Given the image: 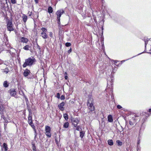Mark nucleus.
<instances>
[{
	"label": "nucleus",
	"instance_id": "obj_56",
	"mask_svg": "<svg viewBox=\"0 0 151 151\" xmlns=\"http://www.w3.org/2000/svg\"><path fill=\"white\" fill-rule=\"evenodd\" d=\"M9 45L8 44H7V45H6V46L8 47H9Z\"/></svg>",
	"mask_w": 151,
	"mask_h": 151
},
{
	"label": "nucleus",
	"instance_id": "obj_8",
	"mask_svg": "<svg viewBox=\"0 0 151 151\" xmlns=\"http://www.w3.org/2000/svg\"><path fill=\"white\" fill-rule=\"evenodd\" d=\"M30 73L29 70L28 69H26L23 73V75L24 77H27Z\"/></svg>",
	"mask_w": 151,
	"mask_h": 151
},
{
	"label": "nucleus",
	"instance_id": "obj_43",
	"mask_svg": "<svg viewBox=\"0 0 151 151\" xmlns=\"http://www.w3.org/2000/svg\"><path fill=\"white\" fill-rule=\"evenodd\" d=\"M28 122L29 124H32L33 123V122L32 120H31V121H28Z\"/></svg>",
	"mask_w": 151,
	"mask_h": 151
},
{
	"label": "nucleus",
	"instance_id": "obj_45",
	"mask_svg": "<svg viewBox=\"0 0 151 151\" xmlns=\"http://www.w3.org/2000/svg\"><path fill=\"white\" fill-rule=\"evenodd\" d=\"M71 51H72V50H71V48H70L68 51V53L69 54L71 52Z\"/></svg>",
	"mask_w": 151,
	"mask_h": 151
},
{
	"label": "nucleus",
	"instance_id": "obj_16",
	"mask_svg": "<svg viewBox=\"0 0 151 151\" xmlns=\"http://www.w3.org/2000/svg\"><path fill=\"white\" fill-rule=\"evenodd\" d=\"M31 48V47L29 45H27L23 47V49L25 50H28Z\"/></svg>",
	"mask_w": 151,
	"mask_h": 151
},
{
	"label": "nucleus",
	"instance_id": "obj_6",
	"mask_svg": "<svg viewBox=\"0 0 151 151\" xmlns=\"http://www.w3.org/2000/svg\"><path fill=\"white\" fill-rule=\"evenodd\" d=\"M125 61V60H123L121 61L120 62L119 61L116 60H112L111 62L112 63H114L116 65L119 66L120 65H121L122 63L124 62Z\"/></svg>",
	"mask_w": 151,
	"mask_h": 151
},
{
	"label": "nucleus",
	"instance_id": "obj_14",
	"mask_svg": "<svg viewBox=\"0 0 151 151\" xmlns=\"http://www.w3.org/2000/svg\"><path fill=\"white\" fill-rule=\"evenodd\" d=\"M3 85L4 87L7 88L9 86V83L7 81H5L4 82Z\"/></svg>",
	"mask_w": 151,
	"mask_h": 151
},
{
	"label": "nucleus",
	"instance_id": "obj_3",
	"mask_svg": "<svg viewBox=\"0 0 151 151\" xmlns=\"http://www.w3.org/2000/svg\"><path fill=\"white\" fill-rule=\"evenodd\" d=\"M45 134L48 137H51V128L50 127L47 126L45 127Z\"/></svg>",
	"mask_w": 151,
	"mask_h": 151
},
{
	"label": "nucleus",
	"instance_id": "obj_20",
	"mask_svg": "<svg viewBox=\"0 0 151 151\" xmlns=\"http://www.w3.org/2000/svg\"><path fill=\"white\" fill-rule=\"evenodd\" d=\"M48 12L50 14L51 13L53 12V9L52 8L51 6H49L48 9Z\"/></svg>",
	"mask_w": 151,
	"mask_h": 151
},
{
	"label": "nucleus",
	"instance_id": "obj_18",
	"mask_svg": "<svg viewBox=\"0 0 151 151\" xmlns=\"http://www.w3.org/2000/svg\"><path fill=\"white\" fill-rule=\"evenodd\" d=\"M3 147L4 149V150L5 151H7V150L8 147L6 143H4L3 144Z\"/></svg>",
	"mask_w": 151,
	"mask_h": 151
},
{
	"label": "nucleus",
	"instance_id": "obj_52",
	"mask_svg": "<svg viewBox=\"0 0 151 151\" xmlns=\"http://www.w3.org/2000/svg\"><path fill=\"white\" fill-rule=\"evenodd\" d=\"M104 47V42H103V43H102V48H103ZM102 49H103L104 48H102Z\"/></svg>",
	"mask_w": 151,
	"mask_h": 151
},
{
	"label": "nucleus",
	"instance_id": "obj_24",
	"mask_svg": "<svg viewBox=\"0 0 151 151\" xmlns=\"http://www.w3.org/2000/svg\"><path fill=\"white\" fill-rule=\"evenodd\" d=\"M63 117L66 120L68 119V115L67 114H63Z\"/></svg>",
	"mask_w": 151,
	"mask_h": 151
},
{
	"label": "nucleus",
	"instance_id": "obj_31",
	"mask_svg": "<svg viewBox=\"0 0 151 151\" xmlns=\"http://www.w3.org/2000/svg\"><path fill=\"white\" fill-rule=\"evenodd\" d=\"M9 69L8 68H6L4 70V72L6 73H7L9 71Z\"/></svg>",
	"mask_w": 151,
	"mask_h": 151
},
{
	"label": "nucleus",
	"instance_id": "obj_17",
	"mask_svg": "<svg viewBox=\"0 0 151 151\" xmlns=\"http://www.w3.org/2000/svg\"><path fill=\"white\" fill-rule=\"evenodd\" d=\"M22 18L24 22L25 23L27 20V16L25 14H23L22 16Z\"/></svg>",
	"mask_w": 151,
	"mask_h": 151
},
{
	"label": "nucleus",
	"instance_id": "obj_5",
	"mask_svg": "<svg viewBox=\"0 0 151 151\" xmlns=\"http://www.w3.org/2000/svg\"><path fill=\"white\" fill-rule=\"evenodd\" d=\"M64 13V11L63 9H60L58 10L56 13V14L57 16V18H60V17L62 14Z\"/></svg>",
	"mask_w": 151,
	"mask_h": 151
},
{
	"label": "nucleus",
	"instance_id": "obj_35",
	"mask_svg": "<svg viewBox=\"0 0 151 151\" xmlns=\"http://www.w3.org/2000/svg\"><path fill=\"white\" fill-rule=\"evenodd\" d=\"M36 45H37V49H38L39 50H41V47H40L38 45L37 43V42H36Z\"/></svg>",
	"mask_w": 151,
	"mask_h": 151
},
{
	"label": "nucleus",
	"instance_id": "obj_59",
	"mask_svg": "<svg viewBox=\"0 0 151 151\" xmlns=\"http://www.w3.org/2000/svg\"><path fill=\"white\" fill-rule=\"evenodd\" d=\"M142 127H141V128H140V130H139V132H140V131H141V129H142Z\"/></svg>",
	"mask_w": 151,
	"mask_h": 151
},
{
	"label": "nucleus",
	"instance_id": "obj_4",
	"mask_svg": "<svg viewBox=\"0 0 151 151\" xmlns=\"http://www.w3.org/2000/svg\"><path fill=\"white\" fill-rule=\"evenodd\" d=\"M71 121L73 125L75 127L77 126L79 122V120L76 118H72L71 119Z\"/></svg>",
	"mask_w": 151,
	"mask_h": 151
},
{
	"label": "nucleus",
	"instance_id": "obj_49",
	"mask_svg": "<svg viewBox=\"0 0 151 151\" xmlns=\"http://www.w3.org/2000/svg\"><path fill=\"white\" fill-rule=\"evenodd\" d=\"M2 110V107H1V105H0V111H1Z\"/></svg>",
	"mask_w": 151,
	"mask_h": 151
},
{
	"label": "nucleus",
	"instance_id": "obj_30",
	"mask_svg": "<svg viewBox=\"0 0 151 151\" xmlns=\"http://www.w3.org/2000/svg\"><path fill=\"white\" fill-rule=\"evenodd\" d=\"M28 120L29 121H31V120H32V116L30 114H29V117L28 118Z\"/></svg>",
	"mask_w": 151,
	"mask_h": 151
},
{
	"label": "nucleus",
	"instance_id": "obj_11",
	"mask_svg": "<svg viewBox=\"0 0 151 151\" xmlns=\"http://www.w3.org/2000/svg\"><path fill=\"white\" fill-rule=\"evenodd\" d=\"M87 105L88 106L89 109L91 111H93L94 110L95 108L93 106V104H87Z\"/></svg>",
	"mask_w": 151,
	"mask_h": 151
},
{
	"label": "nucleus",
	"instance_id": "obj_2",
	"mask_svg": "<svg viewBox=\"0 0 151 151\" xmlns=\"http://www.w3.org/2000/svg\"><path fill=\"white\" fill-rule=\"evenodd\" d=\"M42 31L41 33V36L44 39H47V35L46 33L47 32V29L45 27H42L41 29Z\"/></svg>",
	"mask_w": 151,
	"mask_h": 151
},
{
	"label": "nucleus",
	"instance_id": "obj_23",
	"mask_svg": "<svg viewBox=\"0 0 151 151\" xmlns=\"http://www.w3.org/2000/svg\"><path fill=\"white\" fill-rule=\"evenodd\" d=\"M84 132L82 131L80 132V137L82 138L84 136Z\"/></svg>",
	"mask_w": 151,
	"mask_h": 151
},
{
	"label": "nucleus",
	"instance_id": "obj_28",
	"mask_svg": "<svg viewBox=\"0 0 151 151\" xmlns=\"http://www.w3.org/2000/svg\"><path fill=\"white\" fill-rule=\"evenodd\" d=\"M7 29L8 31H9V20L7 21Z\"/></svg>",
	"mask_w": 151,
	"mask_h": 151
},
{
	"label": "nucleus",
	"instance_id": "obj_1",
	"mask_svg": "<svg viewBox=\"0 0 151 151\" xmlns=\"http://www.w3.org/2000/svg\"><path fill=\"white\" fill-rule=\"evenodd\" d=\"M36 62L35 59L34 57H29L25 60V62L23 65L24 68L26 67L27 65H31Z\"/></svg>",
	"mask_w": 151,
	"mask_h": 151
},
{
	"label": "nucleus",
	"instance_id": "obj_9",
	"mask_svg": "<svg viewBox=\"0 0 151 151\" xmlns=\"http://www.w3.org/2000/svg\"><path fill=\"white\" fill-rule=\"evenodd\" d=\"M65 103L62 102L59 105L58 107L61 111H63L64 110L63 106L65 105Z\"/></svg>",
	"mask_w": 151,
	"mask_h": 151
},
{
	"label": "nucleus",
	"instance_id": "obj_61",
	"mask_svg": "<svg viewBox=\"0 0 151 151\" xmlns=\"http://www.w3.org/2000/svg\"><path fill=\"white\" fill-rule=\"evenodd\" d=\"M31 14H30L29 15V16H31Z\"/></svg>",
	"mask_w": 151,
	"mask_h": 151
},
{
	"label": "nucleus",
	"instance_id": "obj_22",
	"mask_svg": "<svg viewBox=\"0 0 151 151\" xmlns=\"http://www.w3.org/2000/svg\"><path fill=\"white\" fill-rule=\"evenodd\" d=\"M69 125V124L68 122H65L63 125V127L65 128H67L68 127Z\"/></svg>",
	"mask_w": 151,
	"mask_h": 151
},
{
	"label": "nucleus",
	"instance_id": "obj_39",
	"mask_svg": "<svg viewBox=\"0 0 151 151\" xmlns=\"http://www.w3.org/2000/svg\"><path fill=\"white\" fill-rule=\"evenodd\" d=\"M56 97L58 98V99H60V94L59 93H58L57 94V96H56Z\"/></svg>",
	"mask_w": 151,
	"mask_h": 151
},
{
	"label": "nucleus",
	"instance_id": "obj_51",
	"mask_svg": "<svg viewBox=\"0 0 151 151\" xmlns=\"http://www.w3.org/2000/svg\"><path fill=\"white\" fill-rule=\"evenodd\" d=\"M140 141L139 140L137 142V144L139 145L140 144Z\"/></svg>",
	"mask_w": 151,
	"mask_h": 151
},
{
	"label": "nucleus",
	"instance_id": "obj_26",
	"mask_svg": "<svg viewBox=\"0 0 151 151\" xmlns=\"http://www.w3.org/2000/svg\"><path fill=\"white\" fill-rule=\"evenodd\" d=\"M135 123V121H133L132 120H130L129 122V124L131 125H133Z\"/></svg>",
	"mask_w": 151,
	"mask_h": 151
},
{
	"label": "nucleus",
	"instance_id": "obj_36",
	"mask_svg": "<svg viewBox=\"0 0 151 151\" xmlns=\"http://www.w3.org/2000/svg\"><path fill=\"white\" fill-rule=\"evenodd\" d=\"M4 40H5V39L7 41H8V39L7 38V36L6 35H4Z\"/></svg>",
	"mask_w": 151,
	"mask_h": 151
},
{
	"label": "nucleus",
	"instance_id": "obj_32",
	"mask_svg": "<svg viewBox=\"0 0 151 151\" xmlns=\"http://www.w3.org/2000/svg\"><path fill=\"white\" fill-rule=\"evenodd\" d=\"M65 45L66 47H68L71 46V44L69 42H66L65 44Z\"/></svg>",
	"mask_w": 151,
	"mask_h": 151
},
{
	"label": "nucleus",
	"instance_id": "obj_40",
	"mask_svg": "<svg viewBox=\"0 0 151 151\" xmlns=\"http://www.w3.org/2000/svg\"><path fill=\"white\" fill-rule=\"evenodd\" d=\"M148 41V40H145V39L144 40V41H145V47H146V45Z\"/></svg>",
	"mask_w": 151,
	"mask_h": 151
},
{
	"label": "nucleus",
	"instance_id": "obj_27",
	"mask_svg": "<svg viewBox=\"0 0 151 151\" xmlns=\"http://www.w3.org/2000/svg\"><path fill=\"white\" fill-rule=\"evenodd\" d=\"M76 127V129L77 131H81V130H82L80 128V127L79 126L77 125Z\"/></svg>",
	"mask_w": 151,
	"mask_h": 151
},
{
	"label": "nucleus",
	"instance_id": "obj_47",
	"mask_svg": "<svg viewBox=\"0 0 151 151\" xmlns=\"http://www.w3.org/2000/svg\"><path fill=\"white\" fill-rule=\"evenodd\" d=\"M35 3L37 4L38 2V0H35Z\"/></svg>",
	"mask_w": 151,
	"mask_h": 151
},
{
	"label": "nucleus",
	"instance_id": "obj_55",
	"mask_svg": "<svg viewBox=\"0 0 151 151\" xmlns=\"http://www.w3.org/2000/svg\"><path fill=\"white\" fill-rule=\"evenodd\" d=\"M149 111L150 112L151 111V109H149Z\"/></svg>",
	"mask_w": 151,
	"mask_h": 151
},
{
	"label": "nucleus",
	"instance_id": "obj_37",
	"mask_svg": "<svg viewBox=\"0 0 151 151\" xmlns=\"http://www.w3.org/2000/svg\"><path fill=\"white\" fill-rule=\"evenodd\" d=\"M11 2L13 4H15L16 3V0H11Z\"/></svg>",
	"mask_w": 151,
	"mask_h": 151
},
{
	"label": "nucleus",
	"instance_id": "obj_33",
	"mask_svg": "<svg viewBox=\"0 0 151 151\" xmlns=\"http://www.w3.org/2000/svg\"><path fill=\"white\" fill-rule=\"evenodd\" d=\"M34 135H35V139L37 135V131L36 129L34 130Z\"/></svg>",
	"mask_w": 151,
	"mask_h": 151
},
{
	"label": "nucleus",
	"instance_id": "obj_34",
	"mask_svg": "<svg viewBox=\"0 0 151 151\" xmlns=\"http://www.w3.org/2000/svg\"><path fill=\"white\" fill-rule=\"evenodd\" d=\"M12 22H10V32L14 30V29L12 26Z\"/></svg>",
	"mask_w": 151,
	"mask_h": 151
},
{
	"label": "nucleus",
	"instance_id": "obj_7",
	"mask_svg": "<svg viewBox=\"0 0 151 151\" xmlns=\"http://www.w3.org/2000/svg\"><path fill=\"white\" fill-rule=\"evenodd\" d=\"M20 40L21 42L23 43H27L28 41V40L27 38L24 37H20Z\"/></svg>",
	"mask_w": 151,
	"mask_h": 151
},
{
	"label": "nucleus",
	"instance_id": "obj_10",
	"mask_svg": "<svg viewBox=\"0 0 151 151\" xmlns=\"http://www.w3.org/2000/svg\"><path fill=\"white\" fill-rule=\"evenodd\" d=\"M88 102L87 104H93V99L92 98V96L91 95H89L88 96Z\"/></svg>",
	"mask_w": 151,
	"mask_h": 151
},
{
	"label": "nucleus",
	"instance_id": "obj_44",
	"mask_svg": "<svg viewBox=\"0 0 151 151\" xmlns=\"http://www.w3.org/2000/svg\"><path fill=\"white\" fill-rule=\"evenodd\" d=\"M49 35L51 37H53L52 36V33L51 32H50L49 33Z\"/></svg>",
	"mask_w": 151,
	"mask_h": 151
},
{
	"label": "nucleus",
	"instance_id": "obj_46",
	"mask_svg": "<svg viewBox=\"0 0 151 151\" xmlns=\"http://www.w3.org/2000/svg\"><path fill=\"white\" fill-rule=\"evenodd\" d=\"M36 149V147H35L34 146V145H33V150L34 151H35Z\"/></svg>",
	"mask_w": 151,
	"mask_h": 151
},
{
	"label": "nucleus",
	"instance_id": "obj_15",
	"mask_svg": "<svg viewBox=\"0 0 151 151\" xmlns=\"http://www.w3.org/2000/svg\"><path fill=\"white\" fill-rule=\"evenodd\" d=\"M108 121L110 122H111L113 121V118L111 115H109L108 116Z\"/></svg>",
	"mask_w": 151,
	"mask_h": 151
},
{
	"label": "nucleus",
	"instance_id": "obj_13",
	"mask_svg": "<svg viewBox=\"0 0 151 151\" xmlns=\"http://www.w3.org/2000/svg\"><path fill=\"white\" fill-rule=\"evenodd\" d=\"M3 1L4 2V3L5 1V3L4 4V6L5 7L7 6V7H8V4H9V0H3Z\"/></svg>",
	"mask_w": 151,
	"mask_h": 151
},
{
	"label": "nucleus",
	"instance_id": "obj_60",
	"mask_svg": "<svg viewBox=\"0 0 151 151\" xmlns=\"http://www.w3.org/2000/svg\"><path fill=\"white\" fill-rule=\"evenodd\" d=\"M56 142L57 144H58V141H56Z\"/></svg>",
	"mask_w": 151,
	"mask_h": 151
},
{
	"label": "nucleus",
	"instance_id": "obj_50",
	"mask_svg": "<svg viewBox=\"0 0 151 151\" xmlns=\"http://www.w3.org/2000/svg\"><path fill=\"white\" fill-rule=\"evenodd\" d=\"M110 90L111 91V92L112 93L113 92V89L112 88H110Z\"/></svg>",
	"mask_w": 151,
	"mask_h": 151
},
{
	"label": "nucleus",
	"instance_id": "obj_38",
	"mask_svg": "<svg viewBox=\"0 0 151 151\" xmlns=\"http://www.w3.org/2000/svg\"><path fill=\"white\" fill-rule=\"evenodd\" d=\"M117 109H121L122 108V107L121 106H120V105H117Z\"/></svg>",
	"mask_w": 151,
	"mask_h": 151
},
{
	"label": "nucleus",
	"instance_id": "obj_57",
	"mask_svg": "<svg viewBox=\"0 0 151 151\" xmlns=\"http://www.w3.org/2000/svg\"><path fill=\"white\" fill-rule=\"evenodd\" d=\"M109 89H108V88H107L106 89V91H109Z\"/></svg>",
	"mask_w": 151,
	"mask_h": 151
},
{
	"label": "nucleus",
	"instance_id": "obj_54",
	"mask_svg": "<svg viewBox=\"0 0 151 151\" xmlns=\"http://www.w3.org/2000/svg\"><path fill=\"white\" fill-rule=\"evenodd\" d=\"M0 50H1V51L3 50V48H0Z\"/></svg>",
	"mask_w": 151,
	"mask_h": 151
},
{
	"label": "nucleus",
	"instance_id": "obj_42",
	"mask_svg": "<svg viewBox=\"0 0 151 151\" xmlns=\"http://www.w3.org/2000/svg\"><path fill=\"white\" fill-rule=\"evenodd\" d=\"M58 19V23L59 24H60V18H57Z\"/></svg>",
	"mask_w": 151,
	"mask_h": 151
},
{
	"label": "nucleus",
	"instance_id": "obj_19",
	"mask_svg": "<svg viewBox=\"0 0 151 151\" xmlns=\"http://www.w3.org/2000/svg\"><path fill=\"white\" fill-rule=\"evenodd\" d=\"M108 143L110 146L113 145L114 144L113 141L112 139H109L108 141Z\"/></svg>",
	"mask_w": 151,
	"mask_h": 151
},
{
	"label": "nucleus",
	"instance_id": "obj_25",
	"mask_svg": "<svg viewBox=\"0 0 151 151\" xmlns=\"http://www.w3.org/2000/svg\"><path fill=\"white\" fill-rule=\"evenodd\" d=\"M137 117V116H136L135 115L132 117V119L131 120H132L133 122L134 121V120L135 121V122L136 121L137 119H136V118Z\"/></svg>",
	"mask_w": 151,
	"mask_h": 151
},
{
	"label": "nucleus",
	"instance_id": "obj_29",
	"mask_svg": "<svg viewBox=\"0 0 151 151\" xmlns=\"http://www.w3.org/2000/svg\"><path fill=\"white\" fill-rule=\"evenodd\" d=\"M29 125H31V127L33 128V130H34L36 129H35V125H34V124H33V123H32V124H29Z\"/></svg>",
	"mask_w": 151,
	"mask_h": 151
},
{
	"label": "nucleus",
	"instance_id": "obj_41",
	"mask_svg": "<svg viewBox=\"0 0 151 151\" xmlns=\"http://www.w3.org/2000/svg\"><path fill=\"white\" fill-rule=\"evenodd\" d=\"M60 99L61 100H64V99H65V97H64V95H62L60 97Z\"/></svg>",
	"mask_w": 151,
	"mask_h": 151
},
{
	"label": "nucleus",
	"instance_id": "obj_58",
	"mask_svg": "<svg viewBox=\"0 0 151 151\" xmlns=\"http://www.w3.org/2000/svg\"><path fill=\"white\" fill-rule=\"evenodd\" d=\"M143 53V52H142V53H139V54H138V55H139L140 54H142V53Z\"/></svg>",
	"mask_w": 151,
	"mask_h": 151
},
{
	"label": "nucleus",
	"instance_id": "obj_63",
	"mask_svg": "<svg viewBox=\"0 0 151 151\" xmlns=\"http://www.w3.org/2000/svg\"><path fill=\"white\" fill-rule=\"evenodd\" d=\"M145 121V120H144V121L143 122H144V121Z\"/></svg>",
	"mask_w": 151,
	"mask_h": 151
},
{
	"label": "nucleus",
	"instance_id": "obj_62",
	"mask_svg": "<svg viewBox=\"0 0 151 151\" xmlns=\"http://www.w3.org/2000/svg\"><path fill=\"white\" fill-rule=\"evenodd\" d=\"M145 54H147L148 53H146Z\"/></svg>",
	"mask_w": 151,
	"mask_h": 151
},
{
	"label": "nucleus",
	"instance_id": "obj_48",
	"mask_svg": "<svg viewBox=\"0 0 151 151\" xmlns=\"http://www.w3.org/2000/svg\"><path fill=\"white\" fill-rule=\"evenodd\" d=\"M68 76H65V79L67 80L68 79Z\"/></svg>",
	"mask_w": 151,
	"mask_h": 151
},
{
	"label": "nucleus",
	"instance_id": "obj_53",
	"mask_svg": "<svg viewBox=\"0 0 151 151\" xmlns=\"http://www.w3.org/2000/svg\"><path fill=\"white\" fill-rule=\"evenodd\" d=\"M116 70H115L114 69L113 70L112 72L115 73V71H116Z\"/></svg>",
	"mask_w": 151,
	"mask_h": 151
},
{
	"label": "nucleus",
	"instance_id": "obj_21",
	"mask_svg": "<svg viewBox=\"0 0 151 151\" xmlns=\"http://www.w3.org/2000/svg\"><path fill=\"white\" fill-rule=\"evenodd\" d=\"M116 143L118 146H121L122 145V142L119 140H116Z\"/></svg>",
	"mask_w": 151,
	"mask_h": 151
},
{
	"label": "nucleus",
	"instance_id": "obj_12",
	"mask_svg": "<svg viewBox=\"0 0 151 151\" xmlns=\"http://www.w3.org/2000/svg\"><path fill=\"white\" fill-rule=\"evenodd\" d=\"M16 94V92L14 90H10V95L12 96H14Z\"/></svg>",
	"mask_w": 151,
	"mask_h": 151
}]
</instances>
